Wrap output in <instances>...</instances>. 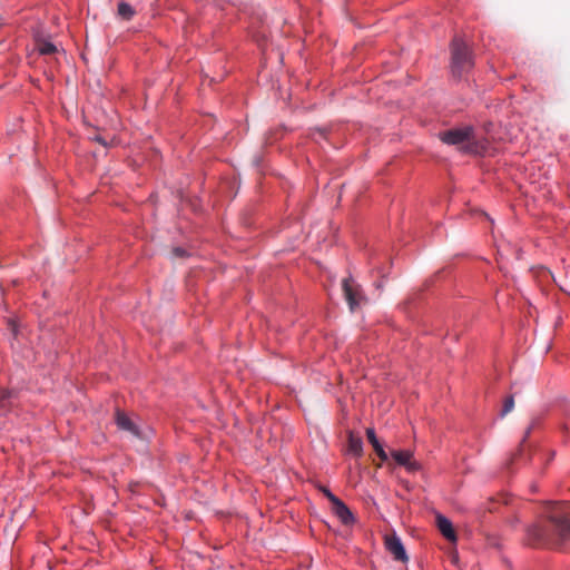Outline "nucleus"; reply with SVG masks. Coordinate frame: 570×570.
I'll return each instance as SVG.
<instances>
[{"label":"nucleus","mask_w":570,"mask_h":570,"mask_svg":"<svg viewBox=\"0 0 570 570\" xmlns=\"http://www.w3.org/2000/svg\"><path fill=\"white\" fill-rule=\"evenodd\" d=\"M474 66L473 53L470 47L455 37L451 42V72L454 78L461 79Z\"/></svg>","instance_id":"nucleus-1"},{"label":"nucleus","mask_w":570,"mask_h":570,"mask_svg":"<svg viewBox=\"0 0 570 570\" xmlns=\"http://www.w3.org/2000/svg\"><path fill=\"white\" fill-rule=\"evenodd\" d=\"M474 138V129L472 126H464L460 128H453L440 132V139L448 145H464L463 149L466 153H475L476 146L472 142Z\"/></svg>","instance_id":"nucleus-2"},{"label":"nucleus","mask_w":570,"mask_h":570,"mask_svg":"<svg viewBox=\"0 0 570 570\" xmlns=\"http://www.w3.org/2000/svg\"><path fill=\"white\" fill-rule=\"evenodd\" d=\"M550 520L560 538L570 540V504H557L550 514Z\"/></svg>","instance_id":"nucleus-3"},{"label":"nucleus","mask_w":570,"mask_h":570,"mask_svg":"<svg viewBox=\"0 0 570 570\" xmlns=\"http://www.w3.org/2000/svg\"><path fill=\"white\" fill-rule=\"evenodd\" d=\"M342 287L351 311H354L364 299L360 285L352 277H347L343 279Z\"/></svg>","instance_id":"nucleus-4"},{"label":"nucleus","mask_w":570,"mask_h":570,"mask_svg":"<svg viewBox=\"0 0 570 570\" xmlns=\"http://www.w3.org/2000/svg\"><path fill=\"white\" fill-rule=\"evenodd\" d=\"M386 550L393 556L396 561L406 563L409 557L401 539L396 534L386 535L384 539Z\"/></svg>","instance_id":"nucleus-5"},{"label":"nucleus","mask_w":570,"mask_h":570,"mask_svg":"<svg viewBox=\"0 0 570 570\" xmlns=\"http://www.w3.org/2000/svg\"><path fill=\"white\" fill-rule=\"evenodd\" d=\"M345 454L354 458H360L363 454L362 436L357 435L353 430L348 433Z\"/></svg>","instance_id":"nucleus-6"},{"label":"nucleus","mask_w":570,"mask_h":570,"mask_svg":"<svg viewBox=\"0 0 570 570\" xmlns=\"http://www.w3.org/2000/svg\"><path fill=\"white\" fill-rule=\"evenodd\" d=\"M333 513L340 519V521L345 524L350 525L354 523V515L351 512V510L347 508V505L340 499L335 503L332 504Z\"/></svg>","instance_id":"nucleus-7"},{"label":"nucleus","mask_w":570,"mask_h":570,"mask_svg":"<svg viewBox=\"0 0 570 570\" xmlns=\"http://www.w3.org/2000/svg\"><path fill=\"white\" fill-rule=\"evenodd\" d=\"M436 524L442 533V535L448 539L449 541L454 542L456 540V534L453 529L452 522L444 515L438 514L436 515Z\"/></svg>","instance_id":"nucleus-8"},{"label":"nucleus","mask_w":570,"mask_h":570,"mask_svg":"<svg viewBox=\"0 0 570 570\" xmlns=\"http://www.w3.org/2000/svg\"><path fill=\"white\" fill-rule=\"evenodd\" d=\"M16 400L17 395L13 392L0 389V415L6 414Z\"/></svg>","instance_id":"nucleus-9"},{"label":"nucleus","mask_w":570,"mask_h":570,"mask_svg":"<svg viewBox=\"0 0 570 570\" xmlns=\"http://www.w3.org/2000/svg\"><path fill=\"white\" fill-rule=\"evenodd\" d=\"M391 455L400 465L407 466L410 470L414 469V464L412 463L413 454L411 451H392Z\"/></svg>","instance_id":"nucleus-10"},{"label":"nucleus","mask_w":570,"mask_h":570,"mask_svg":"<svg viewBox=\"0 0 570 570\" xmlns=\"http://www.w3.org/2000/svg\"><path fill=\"white\" fill-rule=\"evenodd\" d=\"M367 439L370 443L373 445L376 454L380 456L381 460L385 461L387 460V454L383 448V445L380 443L375 430H367Z\"/></svg>","instance_id":"nucleus-11"},{"label":"nucleus","mask_w":570,"mask_h":570,"mask_svg":"<svg viewBox=\"0 0 570 570\" xmlns=\"http://www.w3.org/2000/svg\"><path fill=\"white\" fill-rule=\"evenodd\" d=\"M115 420L118 428H138V423L122 411L117 410Z\"/></svg>","instance_id":"nucleus-12"},{"label":"nucleus","mask_w":570,"mask_h":570,"mask_svg":"<svg viewBox=\"0 0 570 570\" xmlns=\"http://www.w3.org/2000/svg\"><path fill=\"white\" fill-rule=\"evenodd\" d=\"M37 50L40 55L48 56L55 53L57 47L50 41L41 40L37 43Z\"/></svg>","instance_id":"nucleus-13"},{"label":"nucleus","mask_w":570,"mask_h":570,"mask_svg":"<svg viewBox=\"0 0 570 570\" xmlns=\"http://www.w3.org/2000/svg\"><path fill=\"white\" fill-rule=\"evenodd\" d=\"M118 14L125 20H130L135 14V10L129 3L120 2L118 4Z\"/></svg>","instance_id":"nucleus-14"},{"label":"nucleus","mask_w":570,"mask_h":570,"mask_svg":"<svg viewBox=\"0 0 570 570\" xmlns=\"http://www.w3.org/2000/svg\"><path fill=\"white\" fill-rule=\"evenodd\" d=\"M514 407V397L513 395H509L504 399L502 409L500 411L501 416H505L508 413H510Z\"/></svg>","instance_id":"nucleus-15"},{"label":"nucleus","mask_w":570,"mask_h":570,"mask_svg":"<svg viewBox=\"0 0 570 570\" xmlns=\"http://www.w3.org/2000/svg\"><path fill=\"white\" fill-rule=\"evenodd\" d=\"M320 491L328 499V501L333 504L335 503L336 501H338L340 499L332 493V491L330 489H327L326 487H320Z\"/></svg>","instance_id":"nucleus-16"},{"label":"nucleus","mask_w":570,"mask_h":570,"mask_svg":"<svg viewBox=\"0 0 570 570\" xmlns=\"http://www.w3.org/2000/svg\"><path fill=\"white\" fill-rule=\"evenodd\" d=\"M174 253L177 255V256H184L185 255V250L183 248H175L174 249Z\"/></svg>","instance_id":"nucleus-17"},{"label":"nucleus","mask_w":570,"mask_h":570,"mask_svg":"<svg viewBox=\"0 0 570 570\" xmlns=\"http://www.w3.org/2000/svg\"><path fill=\"white\" fill-rule=\"evenodd\" d=\"M96 140L100 142L101 145L106 146V141L101 137H96Z\"/></svg>","instance_id":"nucleus-18"}]
</instances>
